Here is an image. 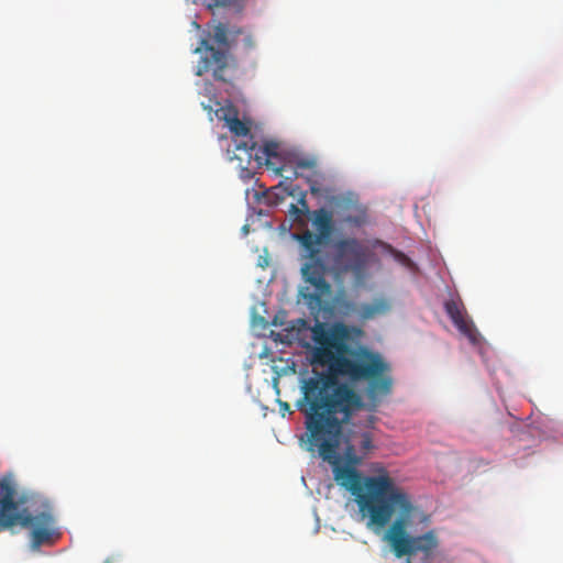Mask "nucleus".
Segmentation results:
<instances>
[{"mask_svg":"<svg viewBox=\"0 0 563 563\" xmlns=\"http://www.w3.org/2000/svg\"><path fill=\"white\" fill-rule=\"evenodd\" d=\"M366 404L357 390L342 387L325 400L297 407L306 417L307 450L314 453L332 466L336 484L347 490L357 504L368 527L384 528L390 516L391 503L405 501L395 481L386 471L375 476L363 475L356 467L363 456L356 454L353 444L344 449L345 463L339 453L343 437V427L364 409Z\"/></svg>","mask_w":563,"mask_h":563,"instance_id":"nucleus-1","label":"nucleus"},{"mask_svg":"<svg viewBox=\"0 0 563 563\" xmlns=\"http://www.w3.org/2000/svg\"><path fill=\"white\" fill-rule=\"evenodd\" d=\"M311 332L317 344L312 352V361L321 366H328V371L316 372L313 376L302 380V397L297 400L296 406L303 407L307 404L325 400L342 387L355 390L349 383L341 382V376L353 383L366 380L368 409L375 410L382 399L393 390L390 365L379 353L367 349L351 351L344 341V334L328 329L323 323H317Z\"/></svg>","mask_w":563,"mask_h":563,"instance_id":"nucleus-2","label":"nucleus"},{"mask_svg":"<svg viewBox=\"0 0 563 563\" xmlns=\"http://www.w3.org/2000/svg\"><path fill=\"white\" fill-rule=\"evenodd\" d=\"M18 525L29 530L33 552L62 537L49 500L34 492L19 493L13 476L5 474L0 478V533Z\"/></svg>","mask_w":563,"mask_h":563,"instance_id":"nucleus-3","label":"nucleus"},{"mask_svg":"<svg viewBox=\"0 0 563 563\" xmlns=\"http://www.w3.org/2000/svg\"><path fill=\"white\" fill-rule=\"evenodd\" d=\"M312 225L317 233L310 230L295 235L301 247V274L309 286L302 287L299 295L311 310H319L322 298L331 294V285L327 280L328 266L321 254V245L328 244L334 231L333 213L327 208L312 211Z\"/></svg>","mask_w":563,"mask_h":563,"instance_id":"nucleus-4","label":"nucleus"},{"mask_svg":"<svg viewBox=\"0 0 563 563\" xmlns=\"http://www.w3.org/2000/svg\"><path fill=\"white\" fill-rule=\"evenodd\" d=\"M400 494L404 496L405 501L401 504L391 503L393 506H390L391 510L387 525L396 511L399 512V517L393 522L387 538L397 558L408 556L407 563H413L412 561L419 553H422L424 559L429 558L433 549L437 548L438 540L432 531L418 537L407 534L406 527L412 515L413 505L408 494L401 488Z\"/></svg>","mask_w":563,"mask_h":563,"instance_id":"nucleus-5","label":"nucleus"},{"mask_svg":"<svg viewBox=\"0 0 563 563\" xmlns=\"http://www.w3.org/2000/svg\"><path fill=\"white\" fill-rule=\"evenodd\" d=\"M333 266L338 273H352L364 277L371 263L372 251L356 238H342L333 242Z\"/></svg>","mask_w":563,"mask_h":563,"instance_id":"nucleus-6","label":"nucleus"},{"mask_svg":"<svg viewBox=\"0 0 563 563\" xmlns=\"http://www.w3.org/2000/svg\"><path fill=\"white\" fill-rule=\"evenodd\" d=\"M228 66V57L225 52L207 45L201 53V58L197 65L195 74L202 76L211 71L214 79L225 81L224 70Z\"/></svg>","mask_w":563,"mask_h":563,"instance_id":"nucleus-7","label":"nucleus"},{"mask_svg":"<svg viewBox=\"0 0 563 563\" xmlns=\"http://www.w3.org/2000/svg\"><path fill=\"white\" fill-rule=\"evenodd\" d=\"M444 309L456 329L473 343L476 342L474 324L466 318L462 303L451 299L445 301Z\"/></svg>","mask_w":563,"mask_h":563,"instance_id":"nucleus-8","label":"nucleus"},{"mask_svg":"<svg viewBox=\"0 0 563 563\" xmlns=\"http://www.w3.org/2000/svg\"><path fill=\"white\" fill-rule=\"evenodd\" d=\"M235 147L236 151L243 152L247 159L254 158L258 163H261L264 157L269 158L272 156H276L277 150V145L275 143H267L263 148L258 147L253 137L236 142Z\"/></svg>","mask_w":563,"mask_h":563,"instance_id":"nucleus-9","label":"nucleus"},{"mask_svg":"<svg viewBox=\"0 0 563 563\" xmlns=\"http://www.w3.org/2000/svg\"><path fill=\"white\" fill-rule=\"evenodd\" d=\"M391 308L387 298L377 297L372 302H363L356 308L357 316L363 320H371L378 316L386 314Z\"/></svg>","mask_w":563,"mask_h":563,"instance_id":"nucleus-10","label":"nucleus"},{"mask_svg":"<svg viewBox=\"0 0 563 563\" xmlns=\"http://www.w3.org/2000/svg\"><path fill=\"white\" fill-rule=\"evenodd\" d=\"M218 115L227 122L230 131L236 136L245 137L246 140L251 137L250 128L239 119L238 112L233 108H221Z\"/></svg>","mask_w":563,"mask_h":563,"instance_id":"nucleus-11","label":"nucleus"},{"mask_svg":"<svg viewBox=\"0 0 563 563\" xmlns=\"http://www.w3.org/2000/svg\"><path fill=\"white\" fill-rule=\"evenodd\" d=\"M347 214L344 216L343 222L355 228H361L368 221L367 209L362 205H353Z\"/></svg>","mask_w":563,"mask_h":563,"instance_id":"nucleus-12","label":"nucleus"},{"mask_svg":"<svg viewBox=\"0 0 563 563\" xmlns=\"http://www.w3.org/2000/svg\"><path fill=\"white\" fill-rule=\"evenodd\" d=\"M292 164H294V169L291 172V175L286 177L287 179H290V180H294V179L302 176V174L300 173V170H302V169L312 170L314 173L316 168L318 166V161L313 156H300V157H296L292 161Z\"/></svg>","mask_w":563,"mask_h":563,"instance_id":"nucleus-13","label":"nucleus"},{"mask_svg":"<svg viewBox=\"0 0 563 563\" xmlns=\"http://www.w3.org/2000/svg\"><path fill=\"white\" fill-rule=\"evenodd\" d=\"M384 246V250L390 254L394 260L401 266L406 267L408 271L415 273L418 267L417 265L413 263V261L408 257L405 253L400 252V251H397L395 250L394 247H391L390 245L388 244H383Z\"/></svg>","mask_w":563,"mask_h":563,"instance_id":"nucleus-14","label":"nucleus"},{"mask_svg":"<svg viewBox=\"0 0 563 563\" xmlns=\"http://www.w3.org/2000/svg\"><path fill=\"white\" fill-rule=\"evenodd\" d=\"M323 175L321 173H318V172H314L313 175L311 177H308L307 178V181L309 184V188H310V192L313 195V196H320L323 191V188H322V180H323Z\"/></svg>","mask_w":563,"mask_h":563,"instance_id":"nucleus-15","label":"nucleus"},{"mask_svg":"<svg viewBox=\"0 0 563 563\" xmlns=\"http://www.w3.org/2000/svg\"><path fill=\"white\" fill-rule=\"evenodd\" d=\"M373 445V438L369 432H363L361 434V441H360V450L362 454L365 456L372 449Z\"/></svg>","mask_w":563,"mask_h":563,"instance_id":"nucleus-16","label":"nucleus"},{"mask_svg":"<svg viewBox=\"0 0 563 563\" xmlns=\"http://www.w3.org/2000/svg\"><path fill=\"white\" fill-rule=\"evenodd\" d=\"M213 37L219 44H225L228 41L227 27L223 24H219L214 27Z\"/></svg>","mask_w":563,"mask_h":563,"instance_id":"nucleus-17","label":"nucleus"},{"mask_svg":"<svg viewBox=\"0 0 563 563\" xmlns=\"http://www.w3.org/2000/svg\"><path fill=\"white\" fill-rule=\"evenodd\" d=\"M298 202L301 206V208H298L297 206L291 205V212H294L296 214H300V213H306V212L309 211L305 194H302V196H301V198L299 199Z\"/></svg>","mask_w":563,"mask_h":563,"instance_id":"nucleus-18","label":"nucleus"},{"mask_svg":"<svg viewBox=\"0 0 563 563\" xmlns=\"http://www.w3.org/2000/svg\"><path fill=\"white\" fill-rule=\"evenodd\" d=\"M233 0H205L208 8L212 9L216 7H224L232 2Z\"/></svg>","mask_w":563,"mask_h":563,"instance_id":"nucleus-19","label":"nucleus"},{"mask_svg":"<svg viewBox=\"0 0 563 563\" xmlns=\"http://www.w3.org/2000/svg\"><path fill=\"white\" fill-rule=\"evenodd\" d=\"M279 407L280 410L290 412V406L288 405V402L279 401Z\"/></svg>","mask_w":563,"mask_h":563,"instance_id":"nucleus-20","label":"nucleus"},{"mask_svg":"<svg viewBox=\"0 0 563 563\" xmlns=\"http://www.w3.org/2000/svg\"><path fill=\"white\" fill-rule=\"evenodd\" d=\"M278 170H279V172L287 170V165L282 166L280 168H278Z\"/></svg>","mask_w":563,"mask_h":563,"instance_id":"nucleus-21","label":"nucleus"}]
</instances>
